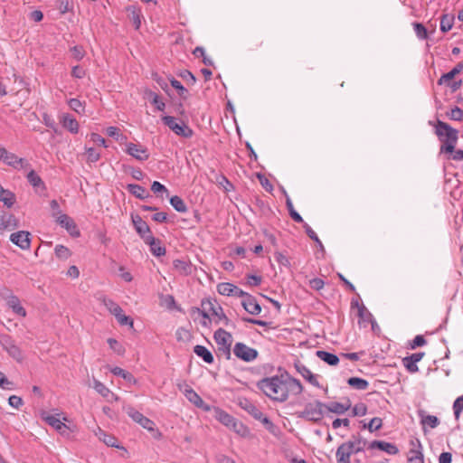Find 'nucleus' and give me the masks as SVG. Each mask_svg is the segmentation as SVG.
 Wrapping results in <instances>:
<instances>
[{"instance_id":"obj_7","label":"nucleus","mask_w":463,"mask_h":463,"mask_svg":"<svg viewBox=\"0 0 463 463\" xmlns=\"http://www.w3.org/2000/svg\"><path fill=\"white\" fill-rule=\"evenodd\" d=\"M0 160L14 169H29L31 168L30 163L24 159L18 157L15 154L7 151L5 147L0 146Z\"/></svg>"},{"instance_id":"obj_28","label":"nucleus","mask_w":463,"mask_h":463,"mask_svg":"<svg viewBox=\"0 0 463 463\" xmlns=\"http://www.w3.org/2000/svg\"><path fill=\"white\" fill-rule=\"evenodd\" d=\"M194 352L207 364H213L214 361L213 354L203 345H195L194 347Z\"/></svg>"},{"instance_id":"obj_44","label":"nucleus","mask_w":463,"mask_h":463,"mask_svg":"<svg viewBox=\"0 0 463 463\" xmlns=\"http://www.w3.org/2000/svg\"><path fill=\"white\" fill-rule=\"evenodd\" d=\"M324 410L327 411L334 412L336 414H343L345 411H347V407L340 402H330L329 404H325Z\"/></svg>"},{"instance_id":"obj_57","label":"nucleus","mask_w":463,"mask_h":463,"mask_svg":"<svg viewBox=\"0 0 463 463\" xmlns=\"http://www.w3.org/2000/svg\"><path fill=\"white\" fill-rule=\"evenodd\" d=\"M93 388L103 397H107L110 392L109 388H107L102 383L98 380H94Z\"/></svg>"},{"instance_id":"obj_51","label":"nucleus","mask_w":463,"mask_h":463,"mask_svg":"<svg viewBox=\"0 0 463 463\" xmlns=\"http://www.w3.org/2000/svg\"><path fill=\"white\" fill-rule=\"evenodd\" d=\"M54 251L56 257L61 260H67L71 255V250L63 245H56Z\"/></svg>"},{"instance_id":"obj_60","label":"nucleus","mask_w":463,"mask_h":463,"mask_svg":"<svg viewBox=\"0 0 463 463\" xmlns=\"http://www.w3.org/2000/svg\"><path fill=\"white\" fill-rule=\"evenodd\" d=\"M402 363L410 373H417L419 371L417 364L414 361L408 359V356L402 359Z\"/></svg>"},{"instance_id":"obj_6","label":"nucleus","mask_w":463,"mask_h":463,"mask_svg":"<svg viewBox=\"0 0 463 463\" xmlns=\"http://www.w3.org/2000/svg\"><path fill=\"white\" fill-rule=\"evenodd\" d=\"M163 123L167 126L175 135L184 138H190L194 135L193 129L188 127L185 123L176 122L175 118L172 116L162 117Z\"/></svg>"},{"instance_id":"obj_32","label":"nucleus","mask_w":463,"mask_h":463,"mask_svg":"<svg viewBox=\"0 0 463 463\" xmlns=\"http://www.w3.org/2000/svg\"><path fill=\"white\" fill-rule=\"evenodd\" d=\"M184 395L189 402L201 408L203 405V399L190 386L186 385Z\"/></svg>"},{"instance_id":"obj_3","label":"nucleus","mask_w":463,"mask_h":463,"mask_svg":"<svg viewBox=\"0 0 463 463\" xmlns=\"http://www.w3.org/2000/svg\"><path fill=\"white\" fill-rule=\"evenodd\" d=\"M213 338L217 345L216 354L218 357H223L226 360L231 359V346L232 342V335L222 328L214 332Z\"/></svg>"},{"instance_id":"obj_13","label":"nucleus","mask_w":463,"mask_h":463,"mask_svg":"<svg viewBox=\"0 0 463 463\" xmlns=\"http://www.w3.org/2000/svg\"><path fill=\"white\" fill-rule=\"evenodd\" d=\"M55 222L64 228L71 236L72 237H79L80 235V232L73 221L71 217L65 213H61L59 216L55 217Z\"/></svg>"},{"instance_id":"obj_43","label":"nucleus","mask_w":463,"mask_h":463,"mask_svg":"<svg viewBox=\"0 0 463 463\" xmlns=\"http://www.w3.org/2000/svg\"><path fill=\"white\" fill-rule=\"evenodd\" d=\"M0 202H3L8 208L12 207L15 203V194L5 189V194H0Z\"/></svg>"},{"instance_id":"obj_54","label":"nucleus","mask_w":463,"mask_h":463,"mask_svg":"<svg viewBox=\"0 0 463 463\" xmlns=\"http://www.w3.org/2000/svg\"><path fill=\"white\" fill-rule=\"evenodd\" d=\"M148 97L151 98V102L156 105V109L160 110V111H163L165 108V104L160 99L159 96L153 92V91H149L147 93Z\"/></svg>"},{"instance_id":"obj_38","label":"nucleus","mask_w":463,"mask_h":463,"mask_svg":"<svg viewBox=\"0 0 463 463\" xmlns=\"http://www.w3.org/2000/svg\"><path fill=\"white\" fill-rule=\"evenodd\" d=\"M19 222L12 213H5L3 230H14L18 228Z\"/></svg>"},{"instance_id":"obj_21","label":"nucleus","mask_w":463,"mask_h":463,"mask_svg":"<svg viewBox=\"0 0 463 463\" xmlns=\"http://www.w3.org/2000/svg\"><path fill=\"white\" fill-rule=\"evenodd\" d=\"M368 449H378L380 450L385 451L390 455H395L399 452L398 448L392 443L383 441V440H373L368 445Z\"/></svg>"},{"instance_id":"obj_48","label":"nucleus","mask_w":463,"mask_h":463,"mask_svg":"<svg viewBox=\"0 0 463 463\" xmlns=\"http://www.w3.org/2000/svg\"><path fill=\"white\" fill-rule=\"evenodd\" d=\"M303 227L305 229V232L307 233V235L312 240L314 241L316 243H317V246L324 251V245L322 243V241L319 240V238L317 237V233L311 229V227L304 222L303 224Z\"/></svg>"},{"instance_id":"obj_14","label":"nucleus","mask_w":463,"mask_h":463,"mask_svg":"<svg viewBox=\"0 0 463 463\" xmlns=\"http://www.w3.org/2000/svg\"><path fill=\"white\" fill-rule=\"evenodd\" d=\"M217 291L219 294L223 296H235L243 298L247 295V292L229 282L219 283L217 285Z\"/></svg>"},{"instance_id":"obj_40","label":"nucleus","mask_w":463,"mask_h":463,"mask_svg":"<svg viewBox=\"0 0 463 463\" xmlns=\"http://www.w3.org/2000/svg\"><path fill=\"white\" fill-rule=\"evenodd\" d=\"M420 416L421 417V424L423 426L429 425L430 428L434 429L439 424V420L438 417L433 415H423V411H419Z\"/></svg>"},{"instance_id":"obj_4","label":"nucleus","mask_w":463,"mask_h":463,"mask_svg":"<svg viewBox=\"0 0 463 463\" xmlns=\"http://www.w3.org/2000/svg\"><path fill=\"white\" fill-rule=\"evenodd\" d=\"M324 406L325 403H322L319 401L308 402L305 405L304 410L297 412L296 415L299 419L318 422L323 419Z\"/></svg>"},{"instance_id":"obj_36","label":"nucleus","mask_w":463,"mask_h":463,"mask_svg":"<svg viewBox=\"0 0 463 463\" xmlns=\"http://www.w3.org/2000/svg\"><path fill=\"white\" fill-rule=\"evenodd\" d=\"M174 268L183 275H188L192 272V266L185 260H174Z\"/></svg>"},{"instance_id":"obj_49","label":"nucleus","mask_w":463,"mask_h":463,"mask_svg":"<svg viewBox=\"0 0 463 463\" xmlns=\"http://www.w3.org/2000/svg\"><path fill=\"white\" fill-rule=\"evenodd\" d=\"M128 11L129 12V16L133 22L135 29H139L141 25L140 10L137 9L135 6H131L128 8Z\"/></svg>"},{"instance_id":"obj_30","label":"nucleus","mask_w":463,"mask_h":463,"mask_svg":"<svg viewBox=\"0 0 463 463\" xmlns=\"http://www.w3.org/2000/svg\"><path fill=\"white\" fill-rule=\"evenodd\" d=\"M255 420H260L263 426L265 427V429L269 432L271 433L272 435L274 436H279V433H280V430L279 429L278 426H276L267 416H265L262 412H261V416L260 418H255Z\"/></svg>"},{"instance_id":"obj_29","label":"nucleus","mask_w":463,"mask_h":463,"mask_svg":"<svg viewBox=\"0 0 463 463\" xmlns=\"http://www.w3.org/2000/svg\"><path fill=\"white\" fill-rule=\"evenodd\" d=\"M317 356L329 365H336L339 363V358L336 354L324 351L317 350Z\"/></svg>"},{"instance_id":"obj_9","label":"nucleus","mask_w":463,"mask_h":463,"mask_svg":"<svg viewBox=\"0 0 463 463\" xmlns=\"http://www.w3.org/2000/svg\"><path fill=\"white\" fill-rule=\"evenodd\" d=\"M351 308L356 309V316L358 317V324L360 327H366L371 324L372 328H373L374 320L373 319V316L364 304H360L357 299H352Z\"/></svg>"},{"instance_id":"obj_12","label":"nucleus","mask_w":463,"mask_h":463,"mask_svg":"<svg viewBox=\"0 0 463 463\" xmlns=\"http://www.w3.org/2000/svg\"><path fill=\"white\" fill-rule=\"evenodd\" d=\"M131 219L136 232L144 242L147 241V239H150V237H153L150 227L138 214H132Z\"/></svg>"},{"instance_id":"obj_47","label":"nucleus","mask_w":463,"mask_h":463,"mask_svg":"<svg viewBox=\"0 0 463 463\" xmlns=\"http://www.w3.org/2000/svg\"><path fill=\"white\" fill-rule=\"evenodd\" d=\"M336 463H347V443L341 444L335 453Z\"/></svg>"},{"instance_id":"obj_41","label":"nucleus","mask_w":463,"mask_h":463,"mask_svg":"<svg viewBox=\"0 0 463 463\" xmlns=\"http://www.w3.org/2000/svg\"><path fill=\"white\" fill-rule=\"evenodd\" d=\"M284 379L286 380V383L289 381L290 388L295 394H299L302 392L303 386L299 380L290 377L288 373H285Z\"/></svg>"},{"instance_id":"obj_25","label":"nucleus","mask_w":463,"mask_h":463,"mask_svg":"<svg viewBox=\"0 0 463 463\" xmlns=\"http://www.w3.org/2000/svg\"><path fill=\"white\" fill-rule=\"evenodd\" d=\"M239 405L241 409L250 413L254 419L260 418L261 411L248 399L240 400Z\"/></svg>"},{"instance_id":"obj_52","label":"nucleus","mask_w":463,"mask_h":463,"mask_svg":"<svg viewBox=\"0 0 463 463\" xmlns=\"http://www.w3.org/2000/svg\"><path fill=\"white\" fill-rule=\"evenodd\" d=\"M119 131V128L117 127H109L106 129V133L109 137H114L116 140L120 142L127 140V137L121 135Z\"/></svg>"},{"instance_id":"obj_8","label":"nucleus","mask_w":463,"mask_h":463,"mask_svg":"<svg viewBox=\"0 0 463 463\" xmlns=\"http://www.w3.org/2000/svg\"><path fill=\"white\" fill-rule=\"evenodd\" d=\"M127 414L137 423L141 425L144 429L147 430L151 432H156V435L154 437L156 439L161 438V433L155 430V423L153 420L148 419L147 417L144 416L141 412L134 409L133 407H128L126 409Z\"/></svg>"},{"instance_id":"obj_37","label":"nucleus","mask_w":463,"mask_h":463,"mask_svg":"<svg viewBox=\"0 0 463 463\" xmlns=\"http://www.w3.org/2000/svg\"><path fill=\"white\" fill-rule=\"evenodd\" d=\"M454 19H455V17L453 14H443L440 19V30L443 33L449 32L453 26Z\"/></svg>"},{"instance_id":"obj_1","label":"nucleus","mask_w":463,"mask_h":463,"mask_svg":"<svg viewBox=\"0 0 463 463\" xmlns=\"http://www.w3.org/2000/svg\"><path fill=\"white\" fill-rule=\"evenodd\" d=\"M257 386L273 401L282 402L288 397V388L284 374L263 378L258 382Z\"/></svg>"},{"instance_id":"obj_22","label":"nucleus","mask_w":463,"mask_h":463,"mask_svg":"<svg viewBox=\"0 0 463 463\" xmlns=\"http://www.w3.org/2000/svg\"><path fill=\"white\" fill-rule=\"evenodd\" d=\"M146 244L149 245L151 253L156 257H161L165 254V248L162 245V241L159 239L150 237L145 241Z\"/></svg>"},{"instance_id":"obj_58","label":"nucleus","mask_w":463,"mask_h":463,"mask_svg":"<svg viewBox=\"0 0 463 463\" xmlns=\"http://www.w3.org/2000/svg\"><path fill=\"white\" fill-rule=\"evenodd\" d=\"M257 177L261 184V186L267 191L271 192L273 190V185L269 181V179L263 174H257Z\"/></svg>"},{"instance_id":"obj_2","label":"nucleus","mask_w":463,"mask_h":463,"mask_svg":"<svg viewBox=\"0 0 463 463\" xmlns=\"http://www.w3.org/2000/svg\"><path fill=\"white\" fill-rule=\"evenodd\" d=\"M435 133L442 143L441 151L453 153L458 141V131L441 120H437Z\"/></svg>"},{"instance_id":"obj_33","label":"nucleus","mask_w":463,"mask_h":463,"mask_svg":"<svg viewBox=\"0 0 463 463\" xmlns=\"http://www.w3.org/2000/svg\"><path fill=\"white\" fill-rule=\"evenodd\" d=\"M62 126L71 133H78L79 123L76 118L70 115L63 117Z\"/></svg>"},{"instance_id":"obj_26","label":"nucleus","mask_w":463,"mask_h":463,"mask_svg":"<svg viewBox=\"0 0 463 463\" xmlns=\"http://www.w3.org/2000/svg\"><path fill=\"white\" fill-rule=\"evenodd\" d=\"M96 436H98L99 439L103 441L107 446L118 448L119 449V445L118 444V439L113 435L106 433L100 428H98V431L96 432Z\"/></svg>"},{"instance_id":"obj_50","label":"nucleus","mask_w":463,"mask_h":463,"mask_svg":"<svg viewBox=\"0 0 463 463\" xmlns=\"http://www.w3.org/2000/svg\"><path fill=\"white\" fill-rule=\"evenodd\" d=\"M111 373L114 375L122 377L124 380L128 381V383L136 382V380H135V378H134L132 373L125 371L124 369H122L120 367H114V368H112L111 369Z\"/></svg>"},{"instance_id":"obj_46","label":"nucleus","mask_w":463,"mask_h":463,"mask_svg":"<svg viewBox=\"0 0 463 463\" xmlns=\"http://www.w3.org/2000/svg\"><path fill=\"white\" fill-rule=\"evenodd\" d=\"M349 386L357 390H365L368 387V382L358 377H349Z\"/></svg>"},{"instance_id":"obj_34","label":"nucleus","mask_w":463,"mask_h":463,"mask_svg":"<svg viewBox=\"0 0 463 463\" xmlns=\"http://www.w3.org/2000/svg\"><path fill=\"white\" fill-rule=\"evenodd\" d=\"M169 202L173 208L178 213H186L188 210L184 201L178 195L172 196Z\"/></svg>"},{"instance_id":"obj_15","label":"nucleus","mask_w":463,"mask_h":463,"mask_svg":"<svg viewBox=\"0 0 463 463\" xmlns=\"http://www.w3.org/2000/svg\"><path fill=\"white\" fill-rule=\"evenodd\" d=\"M31 233L26 231H19L10 235V241L21 248L22 250H28L31 245Z\"/></svg>"},{"instance_id":"obj_23","label":"nucleus","mask_w":463,"mask_h":463,"mask_svg":"<svg viewBox=\"0 0 463 463\" xmlns=\"http://www.w3.org/2000/svg\"><path fill=\"white\" fill-rule=\"evenodd\" d=\"M127 190L138 199L144 200L150 196L149 192L143 186L137 184H129Z\"/></svg>"},{"instance_id":"obj_35","label":"nucleus","mask_w":463,"mask_h":463,"mask_svg":"<svg viewBox=\"0 0 463 463\" xmlns=\"http://www.w3.org/2000/svg\"><path fill=\"white\" fill-rule=\"evenodd\" d=\"M101 301L104 304V306L109 309V311L114 316H118L119 313L123 312L119 305H118L112 299L103 297L101 298Z\"/></svg>"},{"instance_id":"obj_56","label":"nucleus","mask_w":463,"mask_h":463,"mask_svg":"<svg viewBox=\"0 0 463 463\" xmlns=\"http://www.w3.org/2000/svg\"><path fill=\"white\" fill-rule=\"evenodd\" d=\"M151 191L157 195H160L163 193L168 194V189L158 181H154L152 183Z\"/></svg>"},{"instance_id":"obj_10","label":"nucleus","mask_w":463,"mask_h":463,"mask_svg":"<svg viewBox=\"0 0 463 463\" xmlns=\"http://www.w3.org/2000/svg\"><path fill=\"white\" fill-rule=\"evenodd\" d=\"M233 354L237 358L247 363L252 362L259 355V352L256 349L241 342L235 344L233 347Z\"/></svg>"},{"instance_id":"obj_61","label":"nucleus","mask_w":463,"mask_h":463,"mask_svg":"<svg viewBox=\"0 0 463 463\" xmlns=\"http://www.w3.org/2000/svg\"><path fill=\"white\" fill-rule=\"evenodd\" d=\"M108 343L109 347L118 354H123L124 348L123 346L114 338H109Z\"/></svg>"},{"instance_id":"obj_11","label":"nucleus","mask_w":463,"mask_h":463,"mask_svg":"<svg viewBox=\"0 0 463 463\" xmlns=\"http://www.w3.org/2000/svg\"><path fill=\"white\" fill-rule=\"evenodd\" d=\"M0 345L16 361L22 360V353L20 348L14 344V341L9 335L3 334L0 335Z\"/></svg>"},{"instance_id":"obj_5","label":"nucleus","mask_w":463,"mask_h":463,"mask_svg":"<svg viewBox=\"0 0 463 463\" xmlns=\"http://www.w3.org/2000/svg\"><path fill=\"white\" fill-rule=\"evenodd\" d=\"M203 317L210 319V317L217 318L216 323L220 322V317L223 314L222 307L216 302L215 299L206 298L203 299L201 308H197Z\"/></svg>"},{"instance_id":"obj_55","label":"nucleus","mask_w":463,"mask_h":463,"mask_svg":"<svg viewBox=\"0 0 463 463\" xmlns=\"http://www.w3.org/2000/svg\"><path fill=\"white\" fill-rule=\"evenodd\" d=\"M413 27L415 30V33L417 36L420 39H427L428 38V32L426 27L420 24V23H414Z\"/></svg>"},{"instance_id":"obj_27","label":"nucleus","mask_w":463,"mask_h":463,"mask_svg":"<svg viewBox=\"0 0 463 463\" xmlns=\"http://www.w3.org/2000/svg\"><path fill=\"white\" fill-rule=\"evenodd\" d=\"M214 417L217 420H219L221 423L225 425L226 427H230L232 422H233V420L235 419L221 408L215 407L213 409Z\"/></svg>"},{"instance_id":"obj_19","label":"nucleus","mask_w":463,"mask_h":463,"mask_svg":"<svg viewBox=\"0 0 463 463\" xmlns=\"http://www.w3.org/2000/svg\"><path fill=\"white\" fill-rule=\"evenodd\" d=\"M45 421L52 427H53L61 435L69 437L71 434V429L62 421L60 420L54 415H48L44 418Z\"/></svg>"},{"instance_id":"obj_45","label":"nucleus","mask_w":463,"mask_h":463,"mask_svg":"<svg viewBox=\"0 0 463 463\" xmlns=\"http://www.w3.org/2000/svg\"><path fill=\"white\" fill-rule=\"evenodd\" d=\"M169 80H170L171 86L177 90L178 95L183 99H186L188 97V90L181 84V82L179 80H175L174 77L169 79Z\"/></svg>"},{"instance_id":"obj_63","label":"nucleus","mask_w":463,"mask_h":463,"mask_svg":"<svg viewBox=\"0 0 463 463\" xmlns=\"http://www.w3.org/2000/svg\"><path fill=\"white\" fill-rule=\"evenodd\" d=\"M153 80L159 85V87L164 91L168 93L169 86H168L166 80L164 78H162L161 76H159L158 74L156 73V74H153Z\"/></svg>"},{"instance_id":"obj_17","label":"nucleus","mask_w":463,"mask_h":463,"mask_svg":"<svg viewBox=\"0 0 463 463\" xmlns=\"http://www.w3.org/2000/svg\"><path fill=\"white\" fill-rule=\"evenodd\" d=\"M412 449L409 451L408 463H424V457L421 452V444L419 439L411 440Z\"/></svg>"},{"instance_id":"obj_16","label":"nucleus","mask_w":463,"mask_h":463,"mask_svg":"<svg viewBox=\"0 0 463 463\" xmlns=\"http://www.w3.org/2000/svg\"><path fill=\"white\" fill-rule=\"evenodd\" d=\"M126 152L138 161H146L149 157L147 149L139 144H127Z\"/></svg>"},{"instance_id":"obj_53","label":"nucleus","mask_w":463,"mask_h":463,"mask_svg":"<svg viewBox=\"0 0 463 463\" xmlns=\"http://www.w3.org/2000/svg\"><path fill=\"white\" fill-rule=\"evenodd\" d=\"M447 116L451 120L463 121V109L454 107L449 112H447Z\"/></svg>"},{"instance_id":"obj_39","label":"nucleus","mask_w":463,"mask_h":463,"mask_svg":"<svg viewBox=\"0 0 463 463\" xmlns=\"http://www.w3.org/2000/svg\"><path fill=\"white\" fill-rule=\"evenodd\" d=\"M8 305H9L10 307H12L14 312L16 313L17 315L22 316V317H25L26 316V311L20 305V301H19L18 298L14 297V296L11 297L9 298V300H8Z\"/></svg>"},{"instance_id":"obj_24","label":"nucleus","mask_w":463,"mask_h":463,"mask_svg":"<svg viewBox=\"0 0 463 463\" xmlns=\"http://www.w3.org/2000/svg\"><path fill=\"white\" fill-rule=\"evenodd\" d=\"M463 71V61L458 62L450 71L444 73L438 80L439 85H443L452 80L458 74Z\"/></svg>"},{"instance_id":"obj_59","label":"nucleus","mask_w":463,"mask_h":463,"mask_svg":"<svg viewBox=\"0 0 463 463\" xmlns=\"http://www.w3.org/2000/svg\"><path fill=\"white\" fill-rule=\"evenodd\" d=\"M68 104L71 109H73L75 112H77L79 114H80L82 111H84L82 103L78 99H71L68 101Z\"/></svg>"},{"instance_id":"obj_18","label":"nucleus","mask_w":463,"mask_h":463,"mask_svg":"<svg viewBox=\"0 0 463 463\" xmlns=\"http://www.w3.org/2000/svg\"><path fill=\"white\" fill-rule=\"evenodd\" d=\"M241 306L250 315H259L261 312L260 305L257 302L256 298L249 293L243 297Z\"/></svg>"},{"instance_id":"obj_31","label":"nucleus","mask_w":463,"mask_h":463,"mask_svg":"<svg viewBox=\"0 0 463 463\" xmlns=\"http://www.w3.org/2000/svg\"><path fill=\"white\" fill-rule=\"evenodd\" d=\"M27 181L33 188H41L45 190L46 186L43 179L35 173L34 170L31 169L26 175Z\"/></svg>"},{"instance_id":"obj_42","label":"nucleus","mask_w":463,"mask_h":463,"mask_svg":"<svg viewBox=\"0 0 463 463\" xmlns=\"http://www.w3.org/2000/svg\"><path fill=\"white\" fill-rule=\"evenodd\" d=\"M286 206L288 211L290 217L298 223H304L303 218L301 215L294 209L293 203L288 196L286 199Z\"/></svg>"},{"instance_id":"obj_64","label":"nucleus","mask_w":463,"mask_h":463,"mask_svg":"<svg viewBox=\"0 0 463 463\" xmlns=\"http://www.w3.org/2000/svg\"><path fill=\"white\" fill-rule=\"evenodd\" d=\"M455 417L458 419L463 411V396L458 397L453 404Z\"/></svg>"},{"instance_id":"obj_62","label":"nucleus","mask_w":463,"mask_h":463,"mask_svg":"<svg viewBox=\"0 0 463 463\" xmlns=\"http://www.w3.org/2000/svg\"><path fill=\"white\" fill-rule=\"evenodd\" d=\"M86 153H87L88 161L92 162V163L97 162L100 157L99 152H98L93 147H89L87 149Z\"/></svg>"},{"instance_id":"obj_20","label":"nucleus","mask_w":463,"mask_h":463,"mask_svg":"<svg viewBox=\"0 0 463 463\" xmlns=\"http://www.w3.org/2000/svg\"><path fill=\"white\" fill-rule=\"evenodd\" d=\"M294 366L297 370V372L306 380L308 381L311 384L315 386H318L317 378L316 375H314L311 371L306 367L300 361H296L294 363Z\"/></svg>"}]
</instances>
